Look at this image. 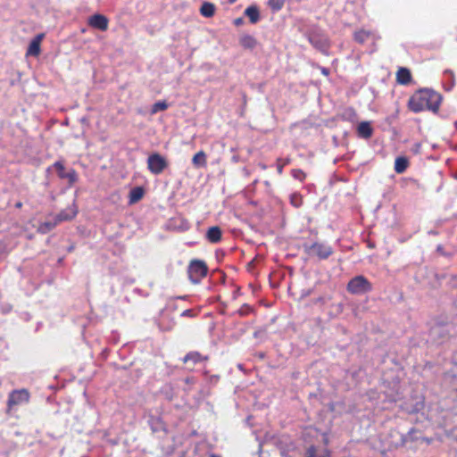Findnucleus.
<instances>
[{
  "label": "nucleus",
  "instance_id": "a211bd4d",
  "mask_svg": "<svg viewBox=\"0 0 457 457\" xmlns=\"http://www.w3.org/2000/svg\"><path fill=\"white\" fill-rule=\"evenodd\" d=\"M239 44L245 49H253L257 46V40L251 35H243L239 38Z\"/></svg>",
  "mask_w": 457,
  "mask_h": 457
},
{
  "label": "nucleus",
  "instance_id": "0eeeda50",
  "mask_svg": "<svg viewBox=\"0 0 457 457\" xmlns=\"http://www.w3.org/2000/svg\"><path fill=\"white\" fill-rule=\"evenodd\" d=\"M56 170L57 175L62 179H68L69 186L71 187L78 180V174L74 169L65 171V167L62 162L57 161L53 164Z\"/></svg>",
  "mask_w": 457,
  "mask_h": 457
},
{
  "label": "nucleus",
  "instance_id": "7c9ffc66",
  "mask_svg": "<svg viewBox=\"0 0 457 457\" xmlns=\"http://www.w3.org/2000/svg\"><path fill=\"white\" fill-rule=\"evenodd\" d=\"M251 307L245 304L241 307V309L238 311L239 314L242 316L247 315L251 312Z\"/></svg>",
  "mask_w": 457,
  "mask_h": 457
},
{
  "label": "nucleus",
  "instance_id": "bb28decb",
  "mask_svg": "<svg viewBox=\"0 0 457 457\" xmlns=\"http://www.w3.org/2000/svg\"><path fill=\"white\" fill-rule=\"evenodd\" d=\"M289 163H290L289 158H287V159L278 158L277 159V172H278V174L281 175L283 173L284 167Z\"/></svg>",
  "mask_w": 457,
  "mask_h": 457
},
{
  "label": "nucleus",
  "instance_id": "412c9836",
  "mask_svg": "<svg viewBox=\"0 0 457 457\" xmlns=\"http://www.w3.org/2000/svg\"><path fill=\"white\" fill-rule=\"evenodd\" d=\"M305 457H331L328 450L319 452L317 447L311 445L307 448Z\"/></svg>",
  "mask_w": 457,
  "mask_h": 457
},
{
  "label": "nucleus",
  "instance_id": "a878e982",
  "mask_svg": "<svg viewBox=\"0 0 457 457\" xmlns=\"http://www.w3.org/2000/svg\"><path fill=\"white\" fill-rule=\"evenodd\" d=\"M285 4V0H269L268 5L273 12L280 11Z\"/></svg>",
  "mask_w": 457,
  "mask_h": 457
},
{
  "label": "nucleus",
  "instance_id": "c756f323",
  "mask_svg": "<svg viewBox=\"0 0 457 457\" xmlns=\"http://www.w3.org/2000/svg\"><path fill=\"white\" fill-rule=\"evenodd\" d=\"M343 118L354 119L356 117V112L353 108H349L345 110V112L342 114Z\"/></svg>",
  "mask_w": 457,
  "mask_h": 457
},
{
  "label": "nucleus",
  "instance_id": "9b49d317",
  "mask_svg": "<svg viewBox=\"0 0 457 457\" xmlns=\"http://www.w3.org/2000/svg\"><path fill=\"white\" fill-rule=\"evenodd\" d=\"M396 82L400 85H408L412 79L411 71L405 67H400L395 74Z\"/></svg>",
  "mask_w": 457,
  "mask_h": 457
},
{
  "label": "nucleus",
  "instance_id": "423d86ee",
  "mask_svg": "<svg viewBox=\"0 0 457 457\" xmlns=\"http://www.w3.org/2000/svg\"><path fill=\"white\" fill-rule=\"evenodd\" d=\"M168 166L166 159L159 154H153L147 159L148 170L155 175L161 174Z\"/></svg>",
  "mask_w": 457,
  "mask_h": 457
},
{
  "label": "nucleus",
  "instance_id": "6ab92c4d",
  "mask_svg": "<svg viewBox=\"0 0 457 457\" xmlns=\"http://www.w3.org/2000/svg\"><path fill=\"white\" fill-rule=\"evenodd\" d=\"M245 14L249 18L251 23L255 24L260 20V12L257 6L251 5L245 10Z\"/></svg>",
  "mask_w": 457,
  "mask_h": 457
},
{
  "label": "nucleus",
  "instance_id": "393cba45",
  "mask_svg": "<svg viewBox=\"0 0 457 457\" xmlns=\"http://www.w3.org/2000/svg\"><path fill=\"white\" fill-rule=\"evenodd\" d=\"M309 41L313 46L319 49L328 46V41L326 39L319 38L316 36L309 37Z\"/></svg>",
  "mask_w": 457,
  "mask_h": 457
},
{
  "label": "nucleus",
  "instance_id": "7ed1b4c3",
  "mask_svg": "<svg viewBox=\"0 0 457 457\" xmlns=\"http://www.w3.org/2000/svg\"><path fill=\"white\" fill-rule=\"evenodd\" d=\"M346 289L352 295H363L372 290V284L363 275H358L348 281Z\"/></svg>",
  "mask_w": 457,
  "mask_h": 457
},
{
  "label": "nucleus",
  "instance_id": "72a5a7b5",
  "mask_svg": "<svg viewBox=\"0 0 457 457\" xmlns=\"http://www.w3.org/2000/svg\"><path fill=\"white\" fill-rule=\"evenodd\" d=\"M243 23H244V20H243V18H237V19H235V20H234V24H235L236 26H240V25H242Z\"/></svg>",
  "mask_w": 457,
  "mask_h": 457
},
{
  "label": "nucleus",
  "instance_id": "ea45409f",
  "mask_svg": "<svg viewBox=\"0 0 457 457\" xmlns=\"http://www.w3.org/2000/svg\"><path fill=\"white\" fill-rule=\"evenodd\" d=\"M210 457H220V455H217V454L212 453V454H211V455H210Z\"/></svg>",
  "mask_w": 457,
  "mask_h": 457
},
{
  "label": "nucleus",
  "instance_id": "4468645a",
  "mask_svg": "<svg viewBox=\"0 0 457 457\" xmlns=\"http://www.w3.org/2000/svg\"><path fill=\"white\" fill-rule=\"evenodd\" d=\"M358 136L369 139L373 134V129L369 121H361L357 127Z\"/></svg>",
  "mask_w": 457,
  "mask_h": 457
},
{
  "label": "nucleus",
  "instance_id": "e433bc0d",
  "mask_svg": "<svg viewBox=\"0 0 457 457\" xmlns=\"http://www.w3.org/2000/svg\"><path fill=\"white\" fill-rule=\"evenodd\" d=\"M420 144H416V145H415V150H414V152H415L416 154H418V153L420 152Z\"/></svg>",
  "mask_w": 457,
  "mask_h": 457
},
{
  "label": "nucleus",
  "instance_id": "dca6fc26",
  "mask_svg": "<svg viewBox=\"0 0 457 457\" xmlns=\"http://www.w3.org/2000/svg\"><path fill=\"white\" fill-rule=\"evenodd\" d=\"M410 162L405 156H398L395 160V171L397 174L403 173L409 167Z\"/></svg>",
  "mask_w": 457,
  "mask_h": 457
},
{
  "label": "nucleus",
  "instance_id": "473e14b6",
  "mask_svg": "<svg viewBox=\"0 0 457 457\" xmlns=\"http://www.w3.org/2000/svg\"><path fill=\"white\" fill-rule=\"evenodd\" d=\"M160 422H161L160 418H155L153 415L150 416L149 423L151 424V426H153L154 424H158Z\"/></svg>",
  "mask_w": 457,
  "mask_h": 457
},
{
  "label": "nucleus",
  "instance_id": "f257e3e1",
  "mask_svg": "<svg viewBox=\"0 0 457 457\" xmlns=\"http://www.w3.org/2000/svg\"><path fill=\"white\" fill-rule=\"evenodd\" d=\"M442 99L443 97L440 93L429 88H420L411 96L407 103V107L414 113L424 111L437 113Z\"/></svg>",
  "mask_w": 457,
  "mask_h": 457
},
{
  "label": "nucleus",
  "instance_id": "c85d7f7f",
  "mask_svg": "<svg viewBox=\"0 0 457 457\" xmlns=\"http://www.w3.org/2000/svg\"><path fill=\"white\" fill-rule=\"evenodd\" d=\"M292 177L299 181H303L306 174L300 169H293L291 170Z\"/></svg>",
  "mask_w": 457,
  "mask_h": 457
},
{
  "label": "nucleus",
  "instance_id": "9d476101",
  "mask_svg": "<svg viewBox=\"0 0 457 457\" xmlns=\"http://www.w3.org/2000/svg\"><path fill=\"white\" fill-rule=\"evenodd\" d=\"M45 37L44 33L37 34L29 43L26 52V55L38 56L41 52V42Z\"/></svg>",
  "mask_w": 457,
  "mask_h": 457
},
{
  "label": "nucleus",
  "instance_id": "ddd939ff",
  "mask_svg": "<svg viewBox=\"0 0 457 457\" xmlns=\"http://www.w3.org/2000/svg\"><path fill=\"white\" fill-rule=\"evenodd\" d=\"M221 237L222 231L218 226L211 227L206 232V239L212 244L219 243Z\"/></svg>",
  "mask_w": 457,
  "mask_h": 457
},
{
  "label": "nucleus",
  "instance_id": "2f4dec72",
  "mask_svg": "<svg viewBox=\"0 0 457 457\" xmlns=\"http://www.w3.org/2000/svg\"><path fill=\"white\" fill-rule=\"evenodd\" d=\"M182 316L184 317H193L195 315L194 311L191 309L185 310L182 313Z\"/></svg>",
  "mask_w": 457,
  "mask_h": 457
},
{
  "label": "nucleus",
  "instance_id": "4be33fe9",
  "mask_svg": "<svg viewBox=\"0 0 457 457\" xmlns=\"http://www.w3.org/2000/svg\"><path fill=\"white\" fill-rule=\"evenodd\" d=\"M200 13L206 18L212 17L215 14V5L210 2L204 3L200 8Z\"/></svg>",
  "mask_w": 457,
  "mask_h": 457
},
{
  "label": "nucleus",
  "instance_id": "20e7f679",
  "mask_svg": "<svg viewBox=\"0 0 457 457\" xmlns=\"http://www.w3.org/2000/svg\"><path fill=\"white\" fill-rule=\"evenodd\" d=\"M30 394L27 389H16L12 390L7 400L6 413L12 414L18 405L25 404L29 402Z\"/></svg>",
  "mask_w": 457,
  "mask_h": 457
},
{
  "label": "nucleus",
  "instance_id": "39448f33",
  "mask_svg": "<svg viewBox=\"0 0 457 457\" xmlns=\"http://www.w3.org/2000/svg\"><path fill=\"white\" fill-rule=\"evenodd\" d=\"M304 251L309 256L317 257L320 260H326L334 253L331 245L322 242H314L310 245H304Z\"/></svg>",
  "mask_w": 457,
  "mask_h": 457
},
{
  "label": "nucleus",
  "instance_id": "4c0bfd02",
  "mask_svg": "<svg viewBox=\"0 0 457 457\" xmlns=\"http://www.w3.org/2000/svg\"><path fill=\"white\" fill-rule=\"evenodd\" d=\"M15 207H16V208H19V209H20V208H21V207H22V203H21V202H18V203H16V204H15Z\"/></svg>",
  "mask_w": 457,
  "mask_h": 457
},
{
  "label": "nucleus",
  "instance_id": "f03ea898",
  "mask_svg": "<svg viewBox=\"0 0 457 457\" xmlns=\"http://www.w3.org/2000/svg\"><path fill=\"white\" fill-rule=\"evenodd\" d=\"M208 266L204 261L194 259L187 267V274L193 284H198L207 276Z\"/></svg>",
  "mask_w": 457,
  "mask_h": 457
},
{
  "label": "nucleus",
  "instance_id": "f3484780",
  "mask_svg": "<svg viewBox=\"0 0 457 457\" xmlns=\"http://www.w3.org/2000/svg\"><path fill=\"white\" fill-rule=\"evenodd\" d=\"M207 360V356H203L199 352L192 351L185 355V357L183 358V362L187 363L188 361H192L193 364H196Z\"/></svg>",
  "mask_w": 457,
  "mask_h": 457
},
{
  "label": "nucleus",
  "instance_id": "5701e85b",
  "mask_svg": "<svg viewBox=\"0 0 457 457\" xmlns=\"http://www.w3.org/2000/svg\"><path fill=\"white\" fill-rule=\"evenodd\" d=\"M192 162L195 166H205L206 165V154L204 151H199L196 153L192 159Z\"/></svg>",
  "mask_w": 457,
  "mask_h": 457
},
{
  "label": "nucleus",
  "instance_id": "cd10ccee",
  "mask_svg": "<svg viewBox=\"0 0 457 457\" xmlns=\"http://www.w3.org/2000/svg\"><path fill=\"white\" fill-rule=\"evenodd\" d=\"M290 202L295 207H300L303 204L302 195L298 193H294L290 197Z\"/></svg>",
  "mask_w": 457,
  "mask_h": 457
},
{
  "label": "nucleus",
  "instance_id": "6e6552de",
  "mask_svg": "<svg viewBox=\"0 0 457 457\" xmlns=\"http://www.w3.org/2000/svg\"><path fill=\"white\" fill-rule=\"evenodd\" d=\"M87 24L93 29H96L101 31H106L109 27V20L104 14L96 13L87 19Z\"/></svg>",
  "mask_w": 457,
  "mask_h": 457
},
{
  "label": "nucleus",
  "instance_id": "c9c22d12",
  "mask_svg": "<svg viewBox=\"0 0 457 457\" xmlns=\"http://www.w3.org/2000/svg\"><path fill=\"white\" fill-rule=\"evenodd\" d=\"M258 166H259L262 170H265L267 169V165H266L265 163H262V162H260V163L258 164Z\"/></svg>",
  "mask_w": 457,
  "mask_h": 457
},
{
  "label": "nucleus",
  "instance_id": "f704fd0d",
  "mask_svg": "<svg viewBox=\"0 0 457 457\" xmlns=\"http://www.w3.org/2000/svg\"><path fill=\"white\" fill-rule=\"evenodd\" d=\"M320 71L325 76H328L329 75V70L328 68L321 67L320 68Z\"/></svg>",
  "mask_w": 457,
  "mask_h": 457
},
{
  "label": "nucleus",
  "instance_id": "b1692460",
  "mask_svg": "<svg viewBox=\"0 0 457 457\" xmlns=\"http://www.w3.org/2000/svg\"><path fill=\"white\" fill-rule=\"evenodd\" d=\"M168 107H169V104H167V102L165 100L158 101L152 105L151 113L155 114L158 112L165 111L168 109Z\"/></svg>",
  "mask_w": 457,
  "mask_h": 457
},
{
  "label": "nucleus",
  "instance_id": "58836bf2",
  "mask_svg": "<svg viewBox=\"0 0 457 457\" xmlns=\"http://www.w3.org/2000/svg\"><path fill=\"white\" fill-rule=\"evenodd\" d=\"M264 184H265V186H266V187H270V181H265V182H264Z\"/></svg>",
  "mask_w": 457,
  "mask_h": 457
},
{
  "label": "nucleus",
  "instance_id": "a19ab883",
  "mask_svg": "<svg viewBox=\"0 0 457 457\" xmlns=\"http://www.w3.org/2000/svg\"><path fill=\"white\" fill-rule=\"evenodd\" d=\"M228 1H229V3L233 4V3H235L237 0H228Z\"/></svg>",
  "mask_w": 457,
  "mask_h": 457
},
{
  "label": "nucleus",
  "instance_id": "f8f14e48",
  "mask_svg": "<svg viewBox=\"0 0 457 457\" xmlns=\"http://www.w3.org/2000/svg\"><path fill=\"white\" fill-rule=\"evenodd\" d=\"M376 36L375 33L371 30H366V29H359L354 32L353 34V39L359 43V44H364L370 39H375Z\"/></svg>",
  "mask_w": 457,
  "mask_h": 457
},
{
  "label": "nucleus",
  "instance_id": "aec40b11",
  "mask_svg": "<svg viewBox=\"0 0 457 457\" xmlns=\"http://www.w3.org/2000/svg\"><path fill=\"white\" fill-rule=\"evenodd\" d=\"M58 224L59 222H57V220L54 217L53 221L41 222L37 227V232L40 234H46L53 230Z\"/></svg>",
  "mask_w": 457,
  "mask_h": 457
},
{
  "label": "nucleus",
  "instance_id": "2eb2a0df",
  "mask_svg": "<svg viewBox=\"0 0 457 457\" xmlns=\"http://www.w3.org/2000/svg\"><path fill=\"white\" fill-rule=\"evenodd\" d=\"M145 195V190L142 187H133L129 195V204H135L138 203Z\"/></svg>",
  "mask_w": 457,
  "mask_h": 457
},
{
  "label": "nucleus",
  "instance_id": "1a4fd4ad",
  "mask_svg": "<svg viewBox=\"0 0 457 457\" xmlns=\"http://www.w3.org/2000/svg\"><path fill=\"white\" fill-rule=\"evenodd\" d=\"M78 206L73 202V204L68 206L66 209L61 211L56 216L57 222L61 223L62 221H68L73 220L78 214Z\"/></svg>",
  "mask_w": 457,
  "mask_h": 457
}]
</instances>
